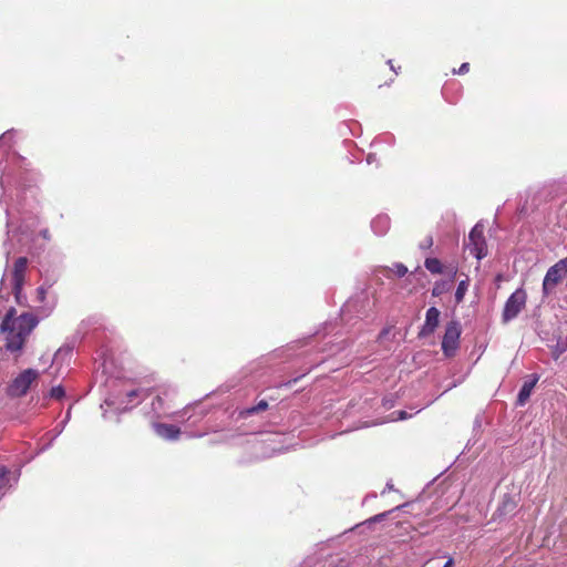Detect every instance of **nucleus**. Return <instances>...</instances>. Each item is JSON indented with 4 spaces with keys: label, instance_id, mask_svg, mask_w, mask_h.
I'll use <instances>...</instances> for the list:
<instances>
[{
    "label": "nucleus",
    "instance_id": "14",
    "mask_svg": "<svg viewBox=\"0 0 567 567\" xmlns=\"http://www.w3.org/2000/svg\"><path fill=\"white\" fill-rule=\"evenodd\" d=\"M424 266L431 274L439 275L443 272V265L437 258H426Z\"/></svg>",
    "mask_w": 567,
    "mask_h": 567
},
{
    "label": "nucleus",
    "instance_id": "9",
    "mask_svg": "<svg viewBox=\"0 0 567 567\" xmlns=\"http://www.w3.org/2000/svg\"><path fill=\"white\" fill-rule=\"evenodd\" d=\"M440 310L435 307H431L426 310L425 322L419 333L420 337H427L434 333L440 323Z\"/></svg>",
    "mask_w": 567,
    "mask_h": 567
},
{
    "label": "nucleus",
    "instance_id": "24",
    "mask_svg": "<svg viewBox=\"0 0 567 567\" xmlns=\"http://www.w3.org/2000/svg\"><path fill=\"white\" fill-rule=\"evenodd\" d=\"M298 380H299V378H295V379L288 381L287 383H285V385L290 386L292 383H296Z\"/></svg>",
    "mask_w": 567,
    "mask_h": 567
},
{
    "label": "nucleus",
    "instance_id": "11",
    "mask_svg": "<svg viewBox=\"0 0 567 567\" xmlns=\"http://www.w3.org/2000/svg\"><path fill=\"white\" fill-rule=\"evenodd\" d=\"M537 381H538V379L535 378L533 381L525 382L523 384V386L519 390L518 396H517L518 405H524L527 402Z\"/></svg>",
    "mask_w": 567,
    "mask_h": 567
},
{
    "label": "nucleus",
    "instance_id": "7",
    "mask_svg": "<svg viewBox=\"0 0 567 567\" xmlns=\"http://www.w3.org/2000/svg\"><path fill=\"white\" fill-rule=\"evenodd\" d=\"M28 268V258L19 257L12 269V291L18 302H20V296L24 285L25 272Z\"/></svg>",
    "mask_w": 567,
    "mask_h": 567
},
{
    "label": "nucleus",
    "instance_id": "22",
    "mask_svg": "<svg viewBox=\"0 0 567 567\" xmlns=\"http://www.w3.org/2000/svg\"><path fill=\"white\" fill-rule=\"evenodd\" d=\"M383 517H385V514H379V515H375L372 520L373 522H380L381 519H383Z\"/></svg>",
    "mask_w": 567,
    "mask_h": 567
},
{
    "label": "nucleus",
    "instance_id": "6",
    "mask_svg": "<svg viewBox=\"0 0 567 567\" xmlns=\"http://www.w3.org/2000/svg\"><path fill=\"white\" fill-rule=\"evenodd\" d=\"M567 274V257L551 266L543 280V293L548 296Z\"/></svg>",
    "mask_w": 567,
    "mask_h": 567
},
{
    "label": "nucleus",
    "instance_id": "4",
    "mask_svg": "<svg viewBox=\"0 0 567 567\" xmlns=\"http://www.w3.org/2000/svg\"><path fill=\"white\" fill-rule=\"evenodd\" d=\"M461 333L462 328L458 321L452 320L446 324L441 344L442 351L446 358L455 355L460 347Z\"/></svg>",
    "mask_w": 567,
    "mask_h": 567
},
{
    "label": "nucleus",
    "instance_id": "19",
    "mask_svg": "<svg viewBox=\"0 0 567 567\" xmlns=\"http://www.w3.org/2000/svg\"><path fill=\"white\" fill-rule=\"evenodd\" d=\"M432 245H433V237L432 236H426L424 238V240L420 244V247L422 249H429V248L432 247Z\"/></svg>",
    "mask_w": 567,
    "mask_h": 567
},
{
    "label": "nucleus",
    "instance_id": "15",
    "mask_svg": "<svg viewBox=\"0 0 567 567\" xmlns=\"http://www.w3.org/2000/svg\"><path fill=\"white\" fill-rule=\"evenodd\" d=\"M467 289H468V279L466 278L465 280H461L456 288V291H455L456 303H461L463 301Z\"/></svg>",
    "mask_w": 567,
    "mask_h": 567
},
{
    "label": "nucleus",
    "instance_id": "5",
    "mask_svg": "<svg viewBox=\"0 0 567 567\" xmlns=\"http://www.w3.org/2000/svg\"><path fill=\"white\" fill-rule=\"evenodd\" d=\"M466 249L470 250L478 260L487 256V244L484 237V226L477 223L468 234L467 241L465 243Z\"/></svg>",
    "mask_w": 567,
    "mask_h": 567
},
{
    "label": "nucleus",
    "instance_id": "18",
    "mask_svg": "<svg viewBox=\"0 0 567 567\" xmlns=\"http://www.w3.org/2000/svg\"><path fill=\"white\" fill-rule=\"evenodd\" d=\"M470 71V63L464 62L461 64V66L457 70H453L454 74H465Z\"/></svg>",
    "mask_w": 567,
    "mask_h": 567
},
{
    "label": "nucleus",
    "instance_id": "16",
    "mask_svg": "<svg viewBox=\"0 0 567 567\" xmlns=\"http://www.w3.org/2000/svg\"><path fill=\"white\" fill-rule=\"evenodd\" d=\"M64 395L65 391L61 385L53 386L49 392V396L54 400H61L64 398Z\"/></svg>",
    "mask_w": 567,
    "mask_h": 567
},
{
    "label": "nucleus",
    "instance_id": "3",
    "mask_svg": "<svg viewBox=\"0 0 567 567\" xmlns=\"http://www.w3.org/2000/svg\"><path fill=\"white\" fill-rule=\"evenodd\" d=\"M527 292L523 288L516 289L506 300L502 312V322L508 323L515 319L526 307Z\"/></svg>",
    "mask_w": 567,
    "mask_h": 567
},
{
    "label": "nucleus",
    "instance_id": "1",
    "mask_svg": "<svg viewBox=\"0 0 567 567\" xmlns=\"http://www.w3.org/2000/svg\"><path fill=\"white\" fill-rule=\"evenodd\" d=\"M38 318L30 313L23 312L17 316V310L11 307L0 326L1 332L4 334V347L10 352H20L24 344L38 326Z\"/></svg>",
    "mask_w": 567,
    "mask_h": 567
},
{
    "label": "nucleus",
    "instance_id": "23",
    "mask_svg": "<svg viewBox=\"0 0 567 567\" xmlns=\"http://www.w3.org/2000/svg\"><path fill=\"white\" fill-rule=\"evenodd\" d=\"M441 293H442V290L437 286L433 288V290H432L433 296H439Z\"/></svg>",
    "mask_w": 567,
    "mask_h": 567
},
{
    "label": "nucleus",
    "instance_id": "2",
    "mask_svg": "<svg viewBox=\"0 0 567 567\" xmlns=\"http://www.w3.org/2000/svg\"><path fill=\"white\" fill-rule=\"evenodd\" d=\"M40 377V373L34 369H25L20 372L8 385L7 394L11 398H21L25 395L32 385Z\"/></svg>",
    "mask_w": 567,
    "mask_h": 567
},
{
    "label": "nucleus",
    "instance_id": "13",
    "mask_svg": "<svg viewBox=\"0 0 567 567\" xmlns=\"http://www.w3.org/2000/svg\"><path fill=\"white\" fill-rule=\"evenodd\" d=\"M267 409H268V402L265 401V400H261L256 405H254L251 408H247V409L240 411L239 416L240 417H248V416H250L252 414H257V413L264 412Z\"/></svg>",
    "mask_w": 567,
    "mask_h": 567
},
{
    "label": "nucleus",
    "instance_id": "20",
    "mask_svg": "<svg viewBox=\"0 0 567 567\" xmlns=\"http://www.w3.org/2000/svg\"><path fill=\"white\" fill-rule=\"evenodd\" d=\"M37 292H38V299H39L40 301H44V299H45V295H47V290H45L43 287H39V288L37 289Z\"/></svg>",
    "mask_w": 567,
    "mask_h": 567
},
{
    "label": "nucleus",
    "instance_id": "12",
    "mask_svg": "<svg viewBox=\"0 0 567 567\" xmlns=\"http://www.w3.org/2000/svg\"><path fill=\"white\" fill-rule=\"evenodd\" d=\"M10 470L4 466L0 465V498L10 489Z\"/></svg>",
    "mask_w": 567,
    "mask_h": 567
},
{
    "label": "nucleus",
    "instance_id": "10",
    "mask_svg": "<svg viewBox=\"0 0 567 567\" xmlns=\"http://www.w3.org/2000/svg\"><path fill=\"white\" fill-rule=\"evenodd\" d=\"M153 427L155 433L165 440L175 441L181 435V429L173 424L155 423Z\"/></svg>",
    "mask_w": 567,
    "mask_h": 567
},
{
    "label": "nucleus",
    "instance_id": "21",
    "mask_svg": "<svg viewBox=\"0 0 567 567\" xmlns=\"http://www.w3.org/2000/svg\"><path fill=\"white\" fill-rule=\"evenodd\" d=\"M393 414H395V412ZM396 414V420H405L408 417V413L405 411H398Z\"/></svg>",
    "mask_w": 567,
    "mask_h": 567
},
{
    "label": "nucleus",
    "instance_id": "8",
    "mask_svg": "<svg viewBox=\"0 0 567 567\" xmlns=\"http://www.w3.org/2000/svg\"><path fill=\"white\" fill-rule=\"evenodd\" d=\"M518 495L504 494L499 501L496 511L493 514L494 519H504L514 515L518 505Z\"/></svg>",
    "mask_w": 567,
    "mask_h": 567
},
{
    "label": "nucleus",
    "instance_id": "17",
    "mask_svg": "<svg viewBox=\"0 0 567 567\" xmlns=\"http://www.w3.org/2000/svg\"><path fill=\"white\" fill-rule=\"evenodd\" d=\"M398 277H404L408 274V268L401 262H396L393 265L391 269Z\"/></svg>",
    "mask_w": 567,
    "mask_h": 567
}]
</instances>
